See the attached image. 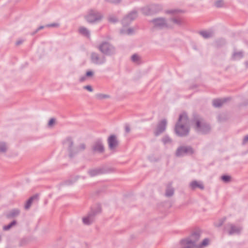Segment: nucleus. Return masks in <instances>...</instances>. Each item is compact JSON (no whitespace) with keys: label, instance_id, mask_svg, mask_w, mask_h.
<instances>
[{"label":"nucleus","instance_id":"nucleus-30","mask_svg":"<svg viewBox=\"0 0 248 248\" xmlns=\"http://www.w3.org/2000/svg\"><path fill=\"white\" fill-rule=\"evenodd\" d=\"M209 243V239L208 238L204 239L201 244L199 245V247H198V248H202L203 247H205L207 246Z\"/></svg>","mask_w":248,"mask_h":248},{"label":"nucleus","instance_id":"nucleus-46","mask_svg":"<svg viewBox=\"0 0 248 248\" xmlns=\"http://www.w3.org/2000/svg\"><path fill=\"white\" fill-rule=\"evenodd\" d=\"M23 41L24 40L22 39H19L18 41H16V45L21 44L23 42Z\"/></svg>","mask_w":248,"mask_h":248},{"label":"nucleus","instance_id":"nucleus-8","mask_svg":"<svg viewBox=\"0 0 248 248\" xmlns=\"http://www.w3.org/2000/svg\"><path fill=\"white\" fill-rule=\"evenodd\" d=\"M195 128L197 132L202 134H206L210 130V125L202 119L196 121Z\"/></svg>","mask_w":248,"mask_h":248},{"label":"nucleus","instance_id":"nucleus-2","mask_svg":"<svg viewBox=\"0 0 248 248\" xmlns=\"http://www.w3.org/2000/svg\"><path fill=\"white\" fill-rule=\"evenodd\" d=\"M200 237V233L199 232H194L189 237L181 240V248H198L196 243Z\"/></svg>","mask_w":248,"mask_h":248},{"label":"nucleus","instance_id":"nucleus-18","mask_svg":"<svg viewBox=\"0 0 248 248\" xmlns=\"http://www.w3.org/2000/svg\"><path fill=\"white\" fill-rule=\"evenodd\" d=\"M93 151L100 153L104 151L103 145L100 141L95 142L93 147Z\"/></svg>","mask_w":248,"mask_h":248},{"label":"nucleus","instance_id":"nucleus-3","mask_svg":"<svg viewBox=\"0 0 248 248\" xmlns=\"http://www.w3.org/2000/svg\"><path fill=\"white\" fill-rule=\"evenodd\" d=\"M103 17L102 14L96 9L88 10L84 16L85 20L89 23H94L100 21Z\"/></svg>","mask_w":248,"mask_h":248},{"label":"nucleus","instance_id":"nucleus-20","mask_svg":"<svg viewBox=\"0 0 248 248\" xmlns=\"http://www.w3.org/2000/svg\"><path fill=\"white\" fill-rule=\"evenodd\" d=\"M168 22L171 24V28H172L173 24L180 26L182 24L181 19L180 18L176 17H172L168 19Z\"/></svg>","mask_w":248,"mask_h":248},{"label":"nucleus","instance_id":"nucleus-23","mask_svg":"<svg viewBox=\"0 0 248 248\" xmlns=\"http://www.w3.org/2000/svg\"><path fill=\"white\" fill-rule=\"evenodd\" d=\"M102 173V171L100 169H95L89 170L88 174L92 177L99 175Z\"/></svg>","mask_w":248,"mask_h":248},{"label":"nucleus","instance_id":"nucleus-34","mask_svg":"<svg viewBox=\"0 0 248 248\" xmlns=\"http://www.w3.org/2000/svg\"><path fill=\"white\" fill-rule=\"evenodd\" d=\"M224 4V3L223 0H217L215 3V6L218 8L222 7Z\"/></svg>","mask_w":248,"mask_h":248},{"label":"nucleus","instance_id":"nucleus-43","mask_svg":"<svg viewBox=\"0 0 248 248\" xmlns=\"http://www.w3.org/2000/svg\"><path fill=\"white\" fill-rule=\"evenodd\" d=\"M247 142H248V135H247L244 137L243 141V144H245Z\"/></svg>","mask_w":248,"mask_h":248},{"label":"nucleus","instance_id":"nucleus-27","mask_svg":"<svg viewBox=\"0 0 248 248\" xmlns=\"http://www.w3.org/2000/svg\"><path fill=\"white\" fill-rule=\"evenodd\" d=\"M131 60L136 64H140L141 62V58L138 54H135L131 56Z\"/></svg>","mask_w":248,"mask_h":248},{"label":"nucleus","instance_id":"nucleus-7","mask_svg":"<svg viewBox=\"0 0 248 248\" xmlns=\"http://www.w3.org/2000/svg\"><path fill=\"white\" fill-rule=\"evenodd\" d=\"M151 22L153 24L154 26L157 28L163 29L171 28V24L168 22V20H166L163 17H158L154 19L151 21Z\"/></svg>","mask_w":248,"mask_h":248},{"label":"nucleus","instance_id":"nucleus-12","mask_svg":"<svg viewBox=\"0 0 248 248\" xmlns=\"http://www.w3.org/2000/svg\"><path fill=\"white\" fill-rule=\"evenodd\" d=\"M193 153V149L189 146H181L177 148L175 155L177 157H181Z\"/></svg>","mask_w":248,"mask_h":248},{"label":"nucleus","instance_id":"nucleus-39","mask_svg":"<svg viewBox=\"0 0 248 248\" xmlns=\"http://www.w3.org/2000/svg\"><path fill=\"white\" fill-rule=\"evenodd\" d=\"M15 224V222L14 221L12 222V223H11L9 225H8V226H4L3 227V230H9L12 226H13V225H14Z\"/></svg>","mask_w":248,"mask_h":248},{"label":"nucleus","instance_id":"nucleus-10","mask_svg":"<svg viewBox=\"0 0 248 248\" xmlns=\"http://www.w3.org/2000/svg\"><path fill=\"white\" fill-rule=\"evenodd\" d=\"M90 58L91 62L95 64L102 65L106 62L105 56L101 55L96 52L91 53Z\"/></svg>","mask_w":248,"mask_h":248},{"label":"nucleus","instance_id":"nucleus-35","mask_svg":"<svg viewBox=\"0 0 248 248\" xmlns=\"http://www.w3.org/2000/svg\"><path fill=\"white\" fill-rule=\"evenodd\" d=\"M7 149L8 147L6 146L5 143H0V153L5 152Z\"/></svg>","mask_w":248,"mask_h":248},{"label":"nucleus","instance_id":"nucleus-29","mask_svg":"<svg viewBox=\"0 0 248 248\" xmlns=\"http://www.w3.org/2000/svg\"><path fill=\"white\" fill-rule=\"evenodd\" d=\"M162 141L164 144H170L172 142L171 139L168 136H164L162 138Z\"/></svg>","mask_w":248,"mask_h":248},{"label":"nucleus","instance_id":"nucleus-1","mask_svg":"<svg viewBox=\"0 0 248 248\" xmlns=\"http://www.w3.org/2000/svg\"><path fill=\"white\" fill-rule=\"evenodd\" d=\"M176 134L181 137L188 135L189 131V121L186 113L180 115L178 122L175 127Z\"/></svg>","mask_w":248,"mask_h":248},{"label":"nucleus","instance_id":"nucleus-28","mask_svg":"<svg viewBox=\"0 0 248 248\" xmlns=\"http://www.w3.org/2000/svg\"><path fill=\"white\" fill-rule=\"evenodd\" d=\"M174 194V189L171 186H168L166 189L165 195L167 197H171Z\"/></svg>","mask_w":248,"mask_h":248},{"label":"nucleus","instance_id":"nucleus-19","mask_svg":"<svg viewBox=\"0 0 248 248\" xmlns=\"http://www.w3.org/2000/svg\"><path fill=\"white\" fill-rule=\"evenodd\" d=\"M227 99L228 98L215 99L213 101V105L216 108L220 107Z\"/></svg>","mask_w":248,"mask_h":248},{"label":"nucleus","instance_id":"nucleus-44","mask_svg":"<svg viewBox=\"0 0 248 248\" xmlns=\"http://www.w3.org/2000/svg\"><path fill=\"white\" fill-rule=\"evenodd\" d=\"M58 26V24H48L46 26V27H57Z\"/></svg>","mask_w":248,"mask_h":248},{"label":"nucleus","instance_id":"nucleus-40","mask_svg":"<svg viewBox=\"0 0 248 248\" xmlns=\"http://www.w3.org/2000/svg\"><path fill=\"white\" fill-rule=\"evenodd\" d=\"M179 11L177 10H167L166 11V14H174L175 13L178 12Z\"/></svg>","mask_w":248,"mask_h":248},{"label":"nucleus","instance_id":"nucleus-17","mask_svg":"<svg viewBox=\"0 0 248 248\" xmlns=\"http://www.w3.org/2000/svg\"><path fill=\"white\" fill-rule=\"evenodd\" d=\"M78 31L79 33L81 35L88 38H90V31L87 28L84 27H80L78 29Z\"/></svg>","mask_w":248,"mask_h":248},{"label":"nucleus","instance_id":"nucleus-36","mask_svg":"<svg viewBox=\"0 0 248 248\" xmlns=\"http://www.w3.org/2000/svg\"><path fill=\"white\" fill-rule=\"evenodd\" d=\"M221 180L225 183H228L231 180V177L229 175H223L221 176Z\"/></svg>","mask_w":248,"mask_h":248},{"label":"nucleus","instance_id":"nucleus-16","mask_svg":"<svg viewBox=\"0 0 248 248\" xmlns=\"http://www.w3.org/2000/svg\"><path fill=\"white\" fill-rule=\"evenodd\" d=\"M190 187L192 189H195L197 188H199L201 189H204V186L202 182L197 181H193L190 183Z\"/></svg>","mask_w":248,"mask_h":248},{"label":"nucleus","instance_id":"nucleus-4","mask_svg":"<svg viewBox=\"0 0 248 248\" xmlns=\"http://www.w3.org/2000/svg\"><path fill=\"white\" fill-rule=\"evenodd\" d=\"M98 50L104 55L111 56L115 54L116 48L108 41L101 42L97 46Z\"/></svg>","mask_w":248,"mask_h":248},{"label":"nucleus","instance_id":"nucleus-49","mask_svg":"<svg viewBox=\"0 0 248 248\" xmlns=\"http://www.w3.org/2000/svg\"><path fill=\"white\" fill-rule=\"evenodd\" d=\"M16 215H17L19 213V211H17V210H16Z\"/></svg>","mask_w":248,"mask_h":248},{"label":"nucleus","instance_id":"nucleus-31","mask_svg":"<svg viewBox=\"0 0 248 248\" xmlns=\"http://www.w3.org/2000/svg\"><path fill=\"white\" fill-rule=\"evenodd\" d=\"M233 58L235 60L239 59L243 57V53L241 51L234 52L232 55Z\"/></svg>","mask_w":248,"mask_h":248},{"label":"nucleus","instance_id":"nucleus-22","mask_svg":"<svg viewBox=\"0 0 248 248\" xmlns=\"http://www.w3.org/2000/svg\"><path fill=\"white\" fill-rule=\"evenodd\" d=\"M135 32L133 28L124 29V28L120 30V33L123 35H132Z\"/></svg>","mask_w":248,"mask_h":248},{"label":"nucleus","instance_id":"nucleus-21","mask_svg":"<svg viewBox=\"0 0 248 248\" xmlns=\"http://www.w3.org/2000/svg\"><path fill=\"white\" fill-rule=\"evenodd\" d=\"M200 34L205 39L212 37L214 35V32L211 30L203 31L200 32Z\"/></svg>","mask_w":248,"mask_h":248},{"label":"nucleus","instance_id":"nucleus-25","mask_svg":"<svg viewBox=\"0 0 248 248\" xmlns=\"http://www.w3.org/2000/svg\"><path fill=\"white\" fill-rule=\"evenodd\" d=\"M153 14L157 13L162 9V7L158 4H152L150 5Z\"/></svg>","mask_w":248,"mask_h":248},{"label":"nucleus","instance_id":"nucleus-24","mask_svg":"<svg viewBox=\"0 0 248 248\" xmlns=\"http://www.w3.org/2000/svg\"><path fill=\"white\" fill-rule=\"evenodd\" d=\"M38 196L37 195H34L32 197H31L26 202L25 205V208L26 209H28L31 207L32 202L33 200L35 199H37Z\"/></svg>","mask_w":248,"mask_h":248},{"label":"nucleus","instance_id":"nucleus-42","mask_svg":"<svg viewBox=\"0 0 248 248\" xmlns=\"http://www.w3.org/2000/svg\"><path fill=\"white\" fill-rule=\"evenodd\" d=\"M55 120L54 118H51L48 122V125L49 126H51L55 123Z\"/></svg>","mask_w":248,"mask_h":248},{"label":"nucleus","instance_id":"nucleus-33","mask_svg":"<svg viewBox=\"0 0 248 248\" xmlns=\"http://www.w3.org/2000/svg\"><path fill=\"white\" fill-rule=\"evenodd\" d=\"M108 20L109 22L113 23L118 22L117 18L113 15H109L108 17Z\"/></svg>","mask_w":248,"mask_h":248},{"label":"nucleus","instance_id":"nucleus-38","mask_svg":"<svg viewBox=\"0 0 248 248\" xmlns=\"http://www.w3.org/2000/svg\"><path fill=\"white\" fill-rule=\"evenodd\" d=\"M105 1L111 3L118 4L121 2L122 0H105Z\"/></svg>","mask_w":248,"mask_h":248},{"label":"nucleus","instance_id":"nucleus-37","mask_svg":"<svg viewBox=\"0 0 248 248\" xmlns=\"http://www.w3.org/2000/svg\"><path fill=\"white\" fill-rule=\"evenodd\" d=\"M96 97L99 99H102L109 97V95L102 93H99L96 95Z\"/></svg>","mask_w":248,"mask_h":248},{"label":"nucleus","instance_id":"nucleus-15","mask_svg":"<svg viewBox=\"0 0 248 248\" xmlns=\"http://www.w3.org/2000/svg\"><path fill=\"white\" fill-rule=\"evenodd\" d=\"M109 148L110 150L114 149L118 145V141L115 135H111L108 140Z\"/></svg>","mask_w":248,"mask_h":248},{"label":"nucleus","instance_id":"nucleus-13","mask_svg":"<svg viewBox=\"0 0 248 248\" xmlns=\"http://www.w3.org/2000/svg\"><path fill=\"white\" fill-rule=\"evenodd\" d=\"M167 122L166 119L162 120L158 124L156 129L155 131V134L157 136L163 132L166 128Z\"/></svg>","mask_w":248,"mask_h":248},{"label":"nucleus","instance_id":"nucleus-41","mask_svg":"<svg viewBox=\"0 0 248 248\" xmlns=\"http://www.w3.org/2000/svg\"><path fill=\"white\" fill-rule=\"evenodd\" d=\"M83 88L85 90H88V91L90 92H92L93 91V89L92 87L90 85H86V86H84L83 87Z\"/></svg>","mask_w":248,"mask_h":248},{"label":"nucleus","instance_id":"nucleus-9","mask_svg":"<svg viewBox=\"0 0 248 248\" xmlns=\"http://www.w3.org/2000/svg\"><path fill=\"white\" fill-rule=\"evenodd\" d=\"M101 212V207L100 205H97L96 209H92L87 216L83 217L82 220L84 224L89 225L93 222L94 220V217L96 215Z\"/></svg>","mask_w":248,"mask_h":248},{"label":"nucleus","instance_id":"nucleus-26","mask_svg":"<svg viewBox=\"0 0 248 248\" xmlns=\"http://www.w3.org/2000/svg\"><path fill=\"white\" fill-rule=\"evenodd\" d=\"M141 11L143 14L146 15L153 14L150 5L142 8L141 9Z\"/></svg>","mask_w":248,"mask_h":248},{"label":"nucleus","instance_id":"nucleus-6","mask_svg":"<svg viewBox=\"0 0 248 248\" xmlns=\"http://www.w3.org/2000/svg\"><path fill=\"white\" fill-rule=\"evenodd\" d=\"M242 230V227L238 224L229 223L225 227V231L230 235L239 234Z\"/></svg>","mask_w":248,"mask_h":248},{"label":"nucleus","instance_id":"nucleus-5","mask_svg":"<svg viewBox=\"0 0 248 248\" xmlns=\"http://www.w3.org/2000/svg\"><path fill=\"white\" fill-rule=\"evenodd\" d=\"M73 142L70 138H67L63 142L64 146L67 148L69 152V156L72 157L73 156V152L76 153L80 150H83L85 148V146L84 144H81L78 147L73 149L72 146Z\"/></svg>","mask_w":248,"mask_h":248},{"label":"nucleus","instance_id":"nucleus-47","mask_svg":"<svg viewBox=\"0 0 248 248\" xmlns=\"http://www.w3.org/2000/svg\"><path fill=\"white\" fill-rule=\"evenodd\" d=\"M130 128L128 126H126L125 127V130L126 132L128 133L130 131Z\"/></svg>","mask_w":248,"mask_h":248},{"label":"nucleus","instance_id":"nucleus-11","mask_svg":"<svg viewBox=\"0 0 248 248\" xmlns=\"http://www.w3.org/2000/svg\"><path fill=\"white\" fill-rule=\"evenodd\" d=\"M138 16V11L134 9L128 13L122 21L124 27L128 25L130 23Z\"/></svg>","mask_w":248,"mask_h":248},{"label":"nucleus","instance_id":"nucleus-45","mask_svg":"<svg viewBox=\"0 0 248 248\" xmlns=\"http://www.w3.org/2000/svg\"><path fill=\"white\" fill-rule=\"evenodd\" d=\"M44 28V26H40L37 29H36V30L34 31V32L33 33V34H35L36 33V32H37L39 30H42Z\"/></svg>","mask_w":248,"mask_h":248},{"label":"nucleus","instance_id":"nucleus-48","mask_svg":"<svg viewBox=\"0 0 248 248\" xmlns=\"http://www.w3.org/2000/svg\"><path fill=\"white\" fill-rule=\"evenodd\" d=\"M26 240H21L20 242V246L23 245L26 243Z\"/></svg>","mask_w":248,"mask_h":248},{"label":"nucleus","instance_id":"nucleus-14","mask_svg":"<svg viewBox=\"0 0 248 248\" xmlns=\"http://www.w3.org/2000/svg\"><path fill=\"white\" fill-rule=\"evenodd\" d=\"M94 75V72L93 70H88L85 75L80 77L78 80L80 82H83L92 78Z\"/></svg>","mask_w":248,"mask_h":248},{"label":"nucleus","instance_id":"nucleus-32","mask_svg":"<svg viewBox=\"0 0 248 248\" xmlns=\"http://www.w3.org/2000/svg\"><path fill=\"white\" fill-rule=\"evenodd\" d=\"M225 219L226 218L225 217L220 219L214 223L215 226L217 227H220L223 224Z\"/></svg>","mask_w":248,"mask_h":248}]
</instances>
